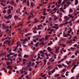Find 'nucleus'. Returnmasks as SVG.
Listing matches in <instances>:
<instances>
[{
    "instance_id": "1",
    "label": "nucleus",
    "mask_w": 79,
    "mask_h": 79,
    "mask_svg": "<svg viewBox=\"0 0 79 79\" xmlns=\"http://www.w3.org/2000/svg\"><path fill=\"white\" fill-rule=\"evenodd\" d=\"M12 17V15H11L10 14H9L8 15V16L7 17V20H8V19H9V18H10V19H11Z\"/></svg>"
},
{
    "instance_id": "2",
    "label": "nucleus",
    "mask_w": 79,
    "mask_h": 79,
    "mask_svg": "<svg viewBox=\"0 0 79 79\" xmlns=\"http://www.w3.org/2000/svg\"><path fill=\"white\" fill-rule=\"evenodd\" d=\"M77 53H79V50H77L75 52V54L76 56H77Z\"/></svg>"
},
{
    "instance_id": "3",
    "label": "nucleus",
    "mask_w": 79,
    "mask_h": 79,
    "mask_svg": "<svg viewBox=\"0 0 79 79\" xmlns=\"http://www.w3.org/2000/svg\"><path fill=\"white\" fill-rule=\"evenodd\" d=\"M60 47L59 46L57 47V48L56 50V53H58V50L60 49Z\"/></svg>"
},
{
    "instance_id": "4",
    "label": "nucleus",
    "mask_w": 79,
    "mask_h": 79,
    "mask_svg": "<svg viewBox=\"0 0 79 79\" xmlns=\"http://www.w3.org/2000/svg\"><path fill=\"white\" fill-rule=\"evenodd\" d=\"M23 64H25V63H26V59H24L23 60Z\"/></svg>"
},
{
    "instance_id": "5",
    "label": "nucleus",
    "mask_w": 79,
    "mask_h": 79,
    "mask_svg": "<svg viewBox=\"0 0 79 79\" xmlns=\"http://www.w3.org/2000/svg\"><path fill=\"white\" fill-rule=\"evenodd\" d=\"M69 31H68V33H71L72 32V28L71 27L69 28Z\"/></svg>"
},
{
    "instance_id": "6",
    "label": "nucleus",
    "mask_w": 79,
    "mask_h": 79,
    "mask_svg": "<svg viewBox=\"0 0 79 79\" xmlns=\"http://www.w3.org/2000/svg\"><path fill=\"white\" fill-rule=\"evenodd\" d=\"M31 62H30L28 63V67L29 68L30 66H31Z\"/></svg>"
},
{
    "instance_id": "7",
    "label": "nucleus",
    "mask_w": 79,
    "mask_h": 79,
    "mask_svg": "<svg viewBox=\"0 0 79 79\" xmlns=\"http://www.w3.org/2000/svg\"><path fill=\"white\" fill-rule=\"evenodd\" d=\"M28 57H29V56L26 54L24 55L23 56V58H27Z\"/></svg>"
},
{
    "instance_id": "8",
    "label": "nucleus",
    "mask_w": 79,
    "mask_h": 79,
    "mask_svg": "<svg viewBox=\"0 0 79 79\" xmlns=\"http://www.w3.org/2000/svg\"><path fill=\"white\" fill-rule=\"evenodd\" d=\"M78 0H76V1L75 2V5H77L78 4Z\"/></svg>"
},
{
    "instance_id": "9",
    "label": "nucleus",
    "mask_w": 79,
    "mask_h": 79,
    "mask_svg": "<svg viewBox=\"0 0 79 79\" xmlns=\"http://www.w3.org/2000/svg\"><path fill=\"white\" fill-rule=\"evenodd\" d=\"M33 13H35V11L34 10H32L31 11L30 14L31 15H34V14H33Z\"/></svg>"
},
{
    "instance_id": "10",
    "label": "nucleus",
    "mask_w": 79,
    "mask_h": 79,
    "mask_svg": "<svg viewBox=\"0 0 79 79\" xmlns=\"http://www.w3.org/2000/svg\"><path fill=\"white\" fill-rule=\"evenodd\" d=\"M8 14H10V13H11V9H9L8 10Z\"/></svg>"
},
{
    "instance_id": "11",
    "label": "nucleus",
    "mask_w": 79,
    "mask_h": 79,
    "mask_svg": "<svg viewBox=\"0 0 79 79\" xmlns=\"http://www.w3.org/2000/svg\"><path fill=\"white\" fill-rule=\"evenodd\" d=\"M34 21H35L33 22V23H37V22H38V20L37 19H35Z\"/></svg>"
},
{
    "instance_id": "12",
    "label": "nucleus",
    "mask_w": 79,
    "mask_h": 79,
    "mask_svg": "<svg viewBox=\"0 0 79 79\" xmlns=\"http://www.w3.org/2000/svg\"><path fill=\"white\" fill-rule=\"evenodd\" d=\"M9 26H6L4 27V28H3L4 29H8L9 28Z\"/></svg>"
},
{
    "instance_id": "13",
    "label": "nucleus",
    "mask_w": 79,
    "mask_h": 79,
    "mask_svg": "<svg viewBox=\"0 0 79 79\" xmlns=\"http://www.w3.org/2000/svg\"><path fill=\"white\" fill-rule=\"evenodd\" d=\"M14 18L15 20L16 21V19H18V17L16 16V15H15L14 16Z\"/></svg>"
},
{
    "instance_id": "14",
    "label": "nucleus",
    "mask_w": 79,
    "mask_h": 79,
    "mask_svg": "<svg viewBox=\"0 0 79 79\" xmlns=\"http://www.w3.org/2000/svg\"><path fill=\"white\" fill-rule=\"evenodd\" d=\"M54 76L55 77H58V76H60V74H55Z\"/></svg>"
},
{
    "instance_id": "15",
    "label": "nucleus",
    "mask_w": 79,
    "mask_h": 79,
    "mask_svg": "<svg viewBox=\"0 0 79 79\" xmlns=\"http://www.w3.org/2000/svg\"><path fill=\"white\" fill-rule=\"evenodd\" d=\"M54 21H56V19H58V17H57L56 16H55L54 17Z\"/></svg>"
},
{
    "instance_id": "16",
    "label": "nucleus",
    "mask_w": 79,
    "mask_h": 79,
    "mask_svg": "<svg viewBox=\"0 0 79 79\" xmlns=\"http://www.w3.org/2000/svg\"><path fill=\"white\" fill-rule=\"evenodd\" d=\"M78 66V65H75L73 67V69H76V67H77V66Z\"/></svg>"
},
{
    "instance_id": "17",
    "label": "nucleus",
    "mask_w": 79,
    "mask_h": 79,
    "mask_svg": "<svg viewBox=\"0 0 79 79\" xmlns=\"http://www.w3.org/2000/svg\"><path fill=\"white\" fill-rule=\"evenodd\" d=\"M31 33H28L26 35H25V36H26V37H27L28 35H31Z\"/></svg>"
},
{
    "instance_id": "18",
    "label": "nucleus",
    "mask_w": 79,
    "mask_h": 79,
    "mask_svg": "<svg viewBox=\"0 0 79 79\" xmlns=\"http://www.w3.org/2000/svg\"><path fill=\"white\" fill-rule=\"evenodd\" d=\"M17 49H18V48L17 47H16L15 48H14L13 49V51L14 52H16V50H17Z\"/></svg>"
},
{
    "instance_id": "19",
    "label": "nucleus",
    "mask_w": 79,
    "mask_h": 79,
    "mask_svg": "<svg viewBox=\"0 0 79 79\" xmlns=\"http://www.w3.org/2000/svg\"><path fill=\"white\" fill-rule=\"evenodd\" d=\"M27 6H29V1L28 0L27 1Z\"/></svg>"
},
{
    "instance_id": "20",
    "label": "nucleus",
    "mask_w": 79,
    "mask_h": 79,
    "mask_svg": "<svg viewBox=\"0 0 79 79\" xmlns=\"http://www.w3.org/2000/svg\"><path fill=\"white\" fill-rule=\"evenodd\" d=\"M71 49L72 50H75L76 48H71Z\"/></svg>"
},
{
    "instance_id": "21",
    "label": "nucleus",
    "mask_w": 79,
    "mask_h": 79,
    "mask_svg": "<svg viewBox=\"0 0 79 79\" xmlns=\"http://www.w3.org/2000/svg\"><path fill=\"white\" fill-rule=\"evenodd\" d=\"M62 25H60V26H57L56 27V30H57V29H58L59 28V27H61V26H62Z\"/></svg>"
},
{
    "instance_id": "22",
    "label": "nucleus",
    "mask_w": 79,
    "mask_h": 79,
    "mask_svg": "<svg viewBox=\"0 0 79 79\" xmlns=\"http://www.w3.org/2000/svg\"><path fill=\"white\" fill-rule=\"evenodd\" d=\"M61 3V0H59L58 1V4H60Z\"/></svg>"
},
{
    "instance_id": "23",
    "label": "nucleus",
    "mask_w": 79,
    "mask_h": 79,
    "mask_svg": "<svg viewBox=\"0 0 79 79\" xmlns=\"http://www.w3.org/2000/svg\"><path fill=\"white\" fill-rule=\"evenodd\" d=\"M48 37L47 36V35L45 37V40H47L48 39Z\"/></svg>"
},
{
    "instance_id": "24",
    "label": "nucleus",
    "mask_w": 79,
    "mask_h": 79,
    "mask_svg": "<svg viewBox=\"0 0 79 79\" xmlns=\"http://www.w3.org/2000/svg\"><path fill=\"white\" fill-rule=\"evenodd\" d=\"M60 11H62V10H63V7L60 8Z\"/></svg>"
},
{
    "instance_id": "25",
    "label": "nucleus",
    "mask_w": 79,
    "mask_h": 79,
    "mask_svg": "<svg viewBox=\"0 0 79 79\" xmlns=\"http://www.w3.org/2000/svg\"><path fill=\"white\" fill-rule=\"evenodd\" d=\"M12 67V66H11V65H9L8 66V67H7V69H10V68H11Z\"/></svg>"
},
{
    "instance_id": "26",
    "label": "nucleus",
    "mask_w": 79,
    "mask_h": 79,
    "mask_svg": "<svg viewBox=\"0 0 79 79\" xmlns=\"http://www.w3.org/2000/svg\"><path fill=\"white\" fill-rule=\"evenodd\" d=\"M41 56L42 57H43V58H44V53H43V54H42L41 55Z\"/></svg>"
},
{
    "instance_id": "27",
    "label": "nucleus",
    "mask_w": 79,
    "mask_h": 79,
    "mask_svg": "<svg viewBox=\"0 0 79 79\" xmlns=\"http://www.w3.org/2000/svg\"><path fill=\"white\" fill-rule=\"evenodd\" d=\"M22 42H23V44H25V43L26 42V41H25V40H23V41H22Z\"/></svg>"
},
{
    "instance_id": "28",
    "label": "nucleus",
    "mask_w": 79,
    "mask_h": 79,
    "mask_svg": "<svg viewBox=\"0 0 79 79\" xmlns=\"http://www.w3.org/2000/svg\"><path fill=\"white\" fill-rule=\"evenodd\" d=\"M70 12H71V13H73V10L72 9H70L69 10Z\"/></svg>"
},
{
    "instance_id": "29",
    "label": "nucleus",
    "mask_w": 79,
    "mask_h": 79,
    "mask_svg": "<svg viewBox=\"0 0 79 79\" xmlns=\"http://www.w3.org/2000/svg\"><path fill=\"white\" fill-rule=\"evenodd\" d=\"M48 74L49 76H50V75H51V74H52V73H51V72H50V71L48 72Z\"/></svg>"
},
{
    "instance_id": "30",
    "label": "nucleus",
    "mask_w": 79,
    "mask_h": 79,
    "mask_svg": "<svg viewBox=\"0 0 79 79\" xmlns=\"http://www.w3.org/2000/svg\"><path fill=\"white\" fill-rule=\"evenodd\" d=\"M10 3H12V5H14V1H13L10 2Z\"/></svg>"
},
{
    "instance_id": "31",
    "label": "nucleus",
    "mask_w": 79,
    "mask_h": 79,
    "mask_svg": "<svg viewBox=\"0 0 79 79\" xmlns=\"http://www.w3.org/2000/svg\"><path fill=\"white\" fill-rule=\"evenodd\" d=\"M38 58H39L40 57V54H38Z\"/></svg>"
},
{
    "instance_id": "32",
    "label": "nucleus",
    "mask_w": 79,
    "mask_h": 79,
    "mask_svg": "<svg viewBox=\"0 0 79 79\" xmlns=\"http://www.w3.org/2000/svg\"><path fill=\"white\" fill-rule=\"evenodd\" d=\"M64 37H68V35L65 34L64 35Z\"/></svg>"
},
{
    "instance_id": "33",
    "label": "nucleus",
    "mask_w": 79,
    "mask_h": 79,
    "mask_svg": "<svg viewBox=\"0 0 79 79\" xmlns=\"http://www.w3.org/2000/svg\"><path fill=\"white\" fill-rule=\"evenodd\" d=\"M46 76V75L45 74H44L43 75H42L41 77H45V76Z\"/></svg>"
},
{
    "instance_id": "34",
    "label": "nucleus",
    "mask_w": 79,
    "mask_h": 79,
    "mask_svg": "<svg viewBox=\"0 0 79 79\" xmlns=\"http://www.w3.org/2000/svg\"><path fill=\"white\" fill-rule=\"evenodd\" d=\"M39 53H41V54H43V53H44V52H43V51H40L39 52Z\"/></svg>"
},
{
    "instance_id": "35",
    "label": "nucleus",
    "mask_w": 79,
    "mask_h": 79,
    "mask_svg": "<svg viewBox=\"0 0 79 79\" xmlns=\"http://www.w3.org/2000/svg\"><path fill=\"white\" fill-rule=\"evenodd\" d=\"M0 52L1 55H2V54H3V51H0Z\"/></svg>"
},
{
    "instance_id": "36",
    "label": "nucleus",
    "mask_w": 79,
    "mask_h": 79,
    "mask_svg": "<svg viewBox=\"0 0 79 79\" xmlns=\"http://www.w3.org/2000/svg\"><path fill=\"white\" fill-rule=\"evenodd\" d=\"M61 77H63V78H64V77H65V76L63 74L61 75Z\"/></svg>"
},
{
    "instance_id": "37",
    "label": "nucleus",
    "mask_w": 79,
    "mask_h": 79,
    "mask_svg": "<svg viewBox=\"0 0 79 79\" xmlns=\"http://www.w3.org/2000/svg\"><path fill=\"white\" fill-rule=\"evenodd\" d=\"M33 33H34L35 34H36L37 33V31L34 30L33 31Z\"/></svg>"
},
{
    "instance_id": "38",
    "label": "nucleus",
    "mask_w": 79,
    "mask_h": 79,
    "mask_svg": "<svg viewBox=\"0 0 79 79\" xmlns=\"http://www.w3.org/2000/svg\"><path fill=\"white\" fill-rule=\"evenodd\" d=\"M3 13L4 14H5V13H6V10H4L3 11Z\"/></svg>"
},
{
    "instance_id": "39",
    "label": "nucleus",
    "mask_w": 79,
    "mask_h": 79,
    "mask_svg": "<svg viewBox=\"0 0 79 79\" xmlns=\"http://www.w3.org/2000/svg\"><path fill=\"white\" fill-rule=\"evenodd\" d=\"M19 61H21L22 60V59H21V57H20L19 58Z\"/></svg>"
},
{
    "instance_id": "40",
    "label": "nucleus",
    "mask_w": 79,
    "mask_h": 79,
    "mask_svg": "<svg viewBox=\"0 0 79 79\" xmlns=\"http://www.w3.org/2000/svg\"><path fill=\"white\" fill-rule=\"evenodd\" d=\"M36 63L37 64H39V61H36Z\"/></svg>"
},
{
    "instance_id": "41",
    "label": "nucleus",
    "mask_w": 79,
    "mask_h": 79,
    "mask_svg": "<svg viewBox=\"0 0 79 79\" xmlns=\"http://www.w3.org/2000/svg\"><path fill=\"white\" fill-rule=\"evenodd\" d=\"M70 17V18H71V17L72 16V15L71 14H69L68 15Z\"/></svg>"
},
{
    "instance_id": "42",
    "label": "nucleus",
    "mask_w": 79,
    "mask_h": 79,
    "mask_svg": "<svg viewBox=\"0 0 79 79\" xmlns=\"http://www.w3.org/2000/svg\"><path fill=\"white\" fill-rule=\"evenodd\" d=\"M24 40H25V41H28V39L27 38H25Z\"/></svg>"
},
{
    "instance_id": "43",
    "label": "nucleus",
    "mask_w": 79,
    "mask_h": 79,
    "mask_svg": "<svg viewBox=\"0 0 79 79\" xmlns=\"http://www.w3.org/2000/svg\"><path fill=\"white\" fill-rule=\"evenodd\" d=\"M8 42V40H7L6 41H5L4 43V44H6V43H7V42Z\"/></svg>"
},
{
    "instance_id": "44",
    "label": "nucleus",
    "mask_w": 79,
    "mask_h": 79,
    "mask_svg": "<svg viewBox=\"0 0 79 79\" xmlns=\"http://www.w3.org/2000/svg\"><path fill=\"white\" fill-rule=\"evenodd\" d=\"M71 72L72 73L74 72V69H71Z\"/></svg>"
},
{
    "instance_id": "45",
    "label": "nucleus",
    "mask_w": 79,
    "mask_h": 79,
    "mask_svg": "<svg viewBox=\"0 0 79 79\" xmlns=\"http://www.w3.org/2000/svg\"><path fill=\"white\" fill-rule=\"evenodd\" d=\"M58 66L59 67H62V65H61L60 64H59L58 65Z\"/></svg>"
},
{
    "instance_id": "46",
    "label": "nucleus",
    "mask_w": 79,
    "mask_h": 79,
    "mask_svg": "<svg viewBox=\"0 0 79 79\" xmlns=\"http://www.w3.org/2000/svg\"><path fill=\"white\" fill-rule=\"evenodd\" d=\"M37 29V27H35L34 28H33L32 30H36V29Z\"/></svg>"
},
{
    "instance_id": "47",
    "label": "nucleus",
    "mask_w": 79,
    "mask_h": 79,
    "mask_svg": "<svg viewBox=\"0 0 79 79\" xmlns=\"http://www.w3.org/2000/svg\"><path fill=\"white\" fill-rule=\"evenodd\" d=\"M47 50H51V48L50 47H48V48H47Z\"/></svg>"
},
{
    "instance_id": "48",
    "label": "nucleus",
    "mask_w": 79,
    "mask_h": 79,
    "mask_svg": "<svg viewBox=\"0 0 79 79\" xmlns=\"http://www.w3.org/2000/svg\"><path fill=\"white\" fill-rule=\"evenodd\" d=\"M50 44H51V45L52 44H53V42H52V41H50Z\"/></svg>"
},
{
    "instance_id": "49",
    "label": "nucleus",
    "mask_w": 79,
    "mask_h": 79,
    "mask_svg": "<svg viewBox=\"0 0 79 79\" xmlns=\"http://www.w3.org/2000/svg\"><path fill=\"white\" fill-rule=\"evenodd\" d=\"M62 47H66V45L62 44Z\"/></svg>"
},
{
    "instance_id": "50",
    "label": "nucleus",
    "mask_w": 79,
    "mask_h": 79,
    "mask_svg": "<svg viewBox=\"0 0 79 79\" xmlns=\"http://www.w3.org/2000/svg\"><path fill=\"white\" fill-rule=\"evenodd\" d=\"M66 69H64L63 70V72H64V71H66Z\"/></svg>"
},
{
    "instance_id": "51",
    "label": "nucleus",
    "mask_w": 79,
    "mask_h": 79,
    "mask_svg": "<svg viewBox=\"0 0 79 79\" xmlns=\"http://www.w3.org/2000/svg\"><path fill=\"white\" fill-rule=\"evenodd\" d=\"M33 50H35L36 49V48H35V47H34L33 48Z\"/></svg>"
},
{
    "instance_id": "52",
    "label": "nucleus",
    "mask_w": 79,
    "mask_h": 79,
    "mask_svg": "<svg viewBox=\"0 0 79 79\" xmlns=\"http://www.w3.org/2000/svg\"><path fill=\"white\" fill-rule=\"evenodd\" d=\"M23 23H19V25H20V26H22V25H23Z\"/></svg>"
},
{
    "instance_id": "53",
    "label": "nucleus",
    "mask_w": 79,
    "mask_h": 79,
    "mask_svg": "<svg viewBox=\"0 0 79 79\" xmlns=\"http://www.w3.org/2000/svg\"><path fill=\"white\" fill-rule=\"evenodd\" d=\"M52 28H53L54 29H55V28H56V27H55V26H53L52 27Z\"/></svg>"
},
{
    "instance_id": "54",
    "label": "nucleus",
    "mask_w": 79,
    "mask_h": 79,
    "mask_svg": "<svg viewBox=\"0 0 79 79\" xmlns=\"http://www.w3.org/2000/svg\"><path fill=\"white\" fill-rule=\"evenodd\" d=\"M56 10H57L56 8L53 9V11H56Z\"/></svg>"
},
{
    "instance_id": "55",
    "label": "nucleus",
    "mask_w": 79,
    "mask_h": 79,
    "mask_svg": "<svg viewBox=\"0 0 79 79\" xmlns=\"http://www.w3.org/2000/svg\"><path fill=\"white\" fill-rule=\"evenodd\" d=\"M31 18V16H29L28 18V20H29V19H30V18Z\"/></svg>"
},
{
    "instance_id": "56",
    "label": "nucleus",
    "mask_w": 79,
    "mask_h": 79,
    "mask_svg": "<svg viewBox=\"0 0 79 79\" xmlns=\"http://www.w3.org/2000/svg\"><path fill=\"white\" fill-rule=\"evenodd\" d=\"M69 41L70 44H71V43H72V40H69Z\"/></svg>"
},
{
    "instance_id": "57",
    "label": "nucleus",
    "mask_w": 79,
    "mask_h": 79,
    "mask_svg": "<svg viewBox=\"0 0 79 79\" xmlns=\"http://www.w3.org/2000/svg\"><path fill=\"white\" fill-rule=\"evenodd\" d=\"M74 39H77V37L76 36H75L74 37Z\"/></svg>"
},
{
    "instance_id": "58",
    "label": "nucleus",
    "mask_w": 79,
    "mask_h": 79,
    "mask_svg": "<svg viewBox=\"0 0 79 79\" xmlns=\"http://www.w3.org/2000/svg\"><path fill=\"white\" fill-rule=\"evenodd\" d=\"M71 2H69L67 3V4L68 5H69V4H71Z\"/></svg>"
},
{
    "instance_id": "59",
    "label": "nucleus",
    "mask_w": 79,
    "mask_h": 79,
    "mask_svg": "<svg viewBox=\"0 0 79 79\" xmlns=\"http://www.w3.org/2000/svg\"><path fill=\"white\" fill-rule=\"evenodd\" d=\"M23 47H27V46L26 45H25L24 44H23Z\"/></svg>"
},
{
    "instance_id": "60",
    "label": "nucleus",
    "mask_w": 79,
    "mask_h": 79,
    "mask_svg": "<svg viewBox=\"0 0 79 79\" xmlns=\"http://www.w3.org/2000/svg\"><path fill=\"white\" fill-rule=\"evenodd\" d=\"M34 65H35V63H32L31 66H34Z\"/></svg>"
},
{
    "instance_id": "61",
    "label": "nucleus",
    "mask_w": 79,
    "mask_h": 79,
    "mask_svg": "<svg viewBox=\"0 0 79 79\" xmlns=\"http://www.w3.org/2000/svg\"><path fill=\"white\" fill-rule=\"evenodd\" d=\"M75 19H72L71 20V21H74Z\"/></svg>"
},
{
    "instance_id": "62",
    "label": "nucleus",
    "mask_w": 79,
    "mask_h": 79,
    "mask_svg": "<svg viewBox=\"0 0 79 79\" xmlns=\"http://www.w3.org/2000/svg\"><path fill=\"white\" fill-rule=\"evenodd\" d=\"M23 3H26V2H27V1L26 0H24L23 1Z\"/></svg>"
},
{
    "instance_id": "63",
    "label": "nucleus",
    "mask_w": 79,
    "mask_h": 79,
    "mask_svg": "<svg viewBox=\"0 0 79 79\" xmlns=\"http://www.w3.org/2000/svg\"><path fill=\"white\" fill-rule=\"evenodd\" d=\"M71 58H74V55L72 56H71Z\"/></svg>"
},
{
    "instance_id": "64",
    "label": "nucleus",
    "mask_w": 79,
    "mask_h": 79,
    "mask_svg": "<svg viewBox=\"0 0 79 79\" xmlns=\"http://www.w3.org/2000/svg\"><path fill=\"white\" fill-rule=\"evenodd\" d=\"M31 45H34V44H33V42L32 41H31Z\"/></svg>"
}]
</instances>
